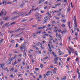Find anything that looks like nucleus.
I'll return each mask as SVG.
<instances>
[{
	"label": "nucleus",
	"mask_w": 80,
	"mask_h": 80,
	"mask_svg": "<svg viewBox=\"0 0 80 80\" xmlns=\"http://www.w3.org/2000/svg\"><path fill=\"white\" fill-rule=\"evenodd\" d=\"M35 70H39V69L38 68H36Z\"/></svg>",
	"instance_id": "774afa93"
},
{
	"label": "nucleus",
	"mask_w": 80,
	"mask_h": 80,
	"mask_svg": "<svg viewBox=\"0 0 80 80\" xmlns=\"http://www.w3.org/2000/svg\"><path fill=\"white\" fill-rule=\"evenodd\" d=\"M18 45L17 44H16V48H17V47H18Z\"/></svg>",
	"instance_id": "680f3d73"
},
{
	"label": "nucleus",
	"mask_w": 80,
	"mask_h": 80,
	"mask_svg": "<svg viewBox=\"0 0 80 80\" xmlns=\"http://www.w3.org/2000/svg\"><path fill=\"white\" fill-rule=\"evenodd\" d=\"M39 77L40 78H42V75H40L39 76Z\"/></svg>",
	"instance_id": "37998d69"
},
{
	"label": "nucleus",
	"mask_w": 80,
	"mask_h": 80,
	"mask_svg": "<svg viewBox=\"0 0 80 80\" xmlns=\"http://www.w3.org/2000/svg\"><path fill=\"white\" fill-rule=\"evenodd\" d=\"M70 37H69V38H68V41H70Z\"/></svg>",
	"instance_id": "603ef678"
},
{
	"label": "nucleus",
	"mask_w": 80,
	"mask_h": 80,
	"mask_svg": "<svg viewBox=\"0 0 80 80\" xmlns=\"http://www.w3.org/2000/svg\"><path fill=\"white\" fill-rule=\"evenodd\" d=\"M61 15H62V13H59L57 14L58 16H60Z\"/></svg>",
	"instance_id": "a878e982"
},
{
	"label": "nucleus",
	"mask_w": 80,
	"mask_h": 80,
	"mask_svg": "<svg viewBox=\"0 0 80 80\" xmlns=\"http://www.w3.org/2000/svg\"><path fill=\"white\" fill-rule=\"evenodd\" d=\"M23 7V4H21V6H20L21 8H22V7Z\"/></svg>",
	"instance_id": "7c9ffc66"
},
{
	"label": "nucleus",
	"mask_w": 80,
	"mask_h": 80,
	"mask_svg": "<svg viewBox=\"0 0 80 80\" xmlns=\"http://www.w3.org/2000/svg\"><path fill=\"white\" fill-rule=\"evenodd\" d=\"M75 55H78V54H77V51H75Z\"/></svg>",
	"instance_id": "e433bc0d"
},
{
	"label": "nucleus",
	"mask_w": 80,
	"mask_h": 80,
	"mask_svg": "<svg viewBox=\"0 0 80 80\" xmlns=\"http://www.w3.org/2000/svg\"><path fill=\"white\" fill-rule=\"evenodd\" d=\"M4 12H5V9H2L1 13H0V16L2 17V16L3 14V13H4Z\"/></svg>",
	"instance_id": "7ed1b4c3"
},
{
	"label": "nucleus",
	"mask_w": 80,
	"mask_h": 80,
	"mask_svg": "<svg viewBox=\"0 0 80 80\" xmlns=\"http://www.w3.org/2000/svg\"><path fill=\"white\" fill-rule=\"evenodd\" d=\"M8 17H7L5 18V20H8Z\"/></svg>",
	"instance_id": "b1692460"
},
{
	"label": "nucleus",
	"mask_w": 80,
	"mask_h": 80,
	"mask_svg": "<svg viewBox=\"0 0 80 80\" xmlns=\"http://www.w3.org/2000/svg\"><path fill=\"white\" fill-rule=\"evenodd\" d=\"M20 29H21V28H18V29L16 30L15 31V32H18V31H19V30H20Z\"/></svg>",
	"instance_id": "4468645a"
},
{
	"label": "nucleus",
	"mask_w": 80,
	"mask_h": 80,
	"mask_svg": "<svg viewBox=\"0 0 80 80\" xmlns=\"http://www.w3.org/2000/svg\"><path fill=\"white\" fill-rule=\"evenodd\" d=\"M9 3H10V4H11V5H12V2H8V4Z\"/></svg>",
	"instance_id": "052dcab7"
},
{
	"label": "nucleus",
	"mask_w": 80,
	"mask_h": 80,
	"mask_svg": "<svg viewBox=\"0 0 80 80\" xmlns=\"http://www.w3.org/2000/svg\"><path fill=\"white\" fill-rule=\"evenodd\" d=\"M23 62H22V64H23V65H25V60H23Z\"/></svg>",
	"instance_id": "412c9836"
},
{
	"label": "nucleus",
	"mask_w": 80,
	"mask_h": 80,
	"mask_svg": "<svg viewBox=\"0 0 80 80\" xmlns=\"http://www.w3.org/2000/svg\"><path fill=\"white\" fill-rule=\"evenodd\" d=\"M77 72H79V69H78V68H77Z\"/></svg>",
	"instance_id": "de8ad7c7"
},
{
	"label": "nucleus",
	"mask_w": 80,
	"mask_h": 80,
	"mask_svg": "<svg viewBox=\"0 0 80 80\" xmlns=\"http://www.w3.org/2000/svg\"><path fill=\"white\" fill-rule=\"evenodd\" d=\"M68 56V54H66L65 55H64V57H67Z\"/></svg>",
	"instance_id": "a18cd8bd"
},
{
	"label": "nucleus",
	"mask_w": 80,
	"mask_h": 80,
	"mask_svg": "<svg viewBox=\"0 0 80 80\" xmlns=\"http://www.w3.org/2000/svg\"><path fill=\"white\" fill-rule=\"evenodd\" d=\"M75 35L76 36H78V33L77 32H75Z\"/></svg>",
	"instance_id": "3c124183"
},
{
	"label": "nucleus",
	"mask_w": 80,
	"mask_h": 80,
	"mask_svg": "<svg viewBox=\"0 0 80 80\" xmlns=\"http://www.w3.org/2000/svg\"><path fill=\"white\" fill-rule=\"evenodd\" d=\"M73 20L74 21V23L75 25L74 26V31H76V29H77V19L76 18V17L74 16Z\"/></svg>",
	"instance_id": "f257e3e1"
},
{
	"label": "nucleus",
	"mask_w": 80,
	"mask_h": 80,
	"mask_svg": "<svg viewBox=\"0 0 80 80\" xmlns=\"http://www.w3.org/2000/svg\"><path fill=\"white\" fill-rule=\"evenodd\" d=\"M52 30V29H51L50 28H48L46 29V31H48V30Z\"/></svg>",
	"instance_id": "a211bd4d"
},
{
	"label": "nucleus",
	"mask_w": 80,
	"mask_h": 80,
	"mask_svg": "<svg viewBox=\"0 0 80 80\" xmlns=\"http://www.w3.org/2000/svg\"><path fill=\"white\" fill-rule=\"evenodd\" d=\"M41 48H42V49H44V48H43V47H42V46H41L40 47Z\"/></svg>",
	"instance_id": "13d9d810"
},
{
	"label": "nucleus",
	"mask_w": 80,
	"mask_h": 80,
	"mask_svg": "<svg viewBox=\"0 0 80 80\" xmlns=\"http://www.w3.org/2000/svg\"><path fill=\"white\" fill-rule=\"evenodd\" d=\"M45 1V0H41L39 2V4H40L41 3H42V2H43Z\"/></svg>",
	"instance_id": "ddd939ff"
},
{
	"label": "nucleus",
	"mask_w": 80,
	"mask_h": 80,
	"mask_svg": "<svg viewBox=\"0 0 80 80\" xmlns=\"http://www.w3.org/2000/svg\"><path fill=\"white\" fill-rule=\"evenodd\" d=\"M8 24H9V23L8 22L5 24V26L3 25L2 27V28H3H3H4V27H5V26H7H7H8Z\"/></svg>",
	"instance_id": "0eeeda50"
},
{
	"label": "nucleus",
	"mask_w": 80,
	"mask_h": 80,
	"mask_svg": "<svg viewBox=\"0 0 80 80\" xmlns=\"http://www.w3.org/2000/svg\"><path fill=\"white\" fill-rule=\"evenodd\" d=\"M64 54V53L62 52L59 55V56H60V55H63Z\"/></svg>",
	"instance_id": "393cba45"
},
{
	"label": "nucleus",
	"mask_w": 80,
	"mask_h": 80,
	"mask_svg": "<svg viewBox=\"0 0 80 80\" xmlns=\"http://www.w3.org/2000/svg\"><path fill=\"white\" fill-rule=\"evenodd\" d=\"M48 16H49V17H52V16L51 15V14H49Z\"/></svg>",
	"instance_id": "2f4dec72"
},
{
	"label": "nucleus",
	"mask_w": 80,
	"mask_h": 80,
	"mask_svg": "<svg viewBox=\"0 0 80 80\" xmlns=\"http://www.w3.org/2000/svg\"><path fill=\"white\" fill-rule=\"evenodd\" d=\"M33 37H34V38H36L37 37V36L35 35H33Z\"/></svg>",
	"instance_id": "bf43d9fd"
},
{
	"label": "nucleus",
	"mask_w": 80,
	"mask_h": 80,
	"mask_svg": "<svg viewBox=\"0 0 80 80\" xmlns=\"http://www.w3.org/2000/svg\"><path fill=\"white\" fill-rule=\"evenodd\" d=\"M47 22V20H45L43 21V23H46Z\"/></svg>",
	"instance_id": "69168bd1"
},
{
	"label": "nucleus",
	"mask_w": 80,
	"mask_h": 80,
	"mask_svg": "<svg viewBox=\"0 0 80 80\" xmlns=\"http://www.w3.org/2000/svg\"><path fill=\"white\" fill-rule=\"evenodd\" d=\"M66 21L67 20H66V19H62V22H66Z\"/></svg>",
	"instance_id": "6ab92c4d"
},
{
	"label": "nucleus",
	"mask_w": 80,
	"mask_h": 80,
	"mask_svg": "<svg viewBox=\"0 0 80 80\" xmlns=\"http://www.w3.org/2000/svg\"><path fill=\"white\" fill-rule=\"evenodd\" d=\"M62 27H63V28H64V27H65V24H62Z\"/></svg>",
	"instance_id": "0e129e2a"
},
{
	"label": "nucleus",
	"mask_w": 80,
	"mask_h": 80,
	"mask_svg": "<svg viewBox=\"0 0 80 80\" xmlns=\"http://www.w3.org/2000/svg\"><path fill=\"white\" fill-rule=\"evenodd\" d=\"M24 40V39L23 38H20V40L22 41V40Z\"/></svg>",
	"instance_id": "5701e85b"
},
{
	"label": "nucleus",
	"mask_w": 80,
	"mask_h": 80,
	"mask_svg": "<svg viewBox=\"0 0 80 80\" xmlns=\"http://www.w3.org/2000/svg\"><path fill=\"white\" fill-rule=\"evenodd\" d=\"M23 33V32H21V33L18 34H19V35H22V34Z\"/></svg>",
	"instance_id": "864d4df0"
},
{
	"label": "nucleus",
	"mask_w": 80,
	"mask_h": 80,
	"mask_svg": "<svg viewBox=\"0 0 80 80\" xmlns=\"http://www.w3.org/2000/svg\"><path fill=\"white\" fill-rule=\"evenodd\" d=\"M78 58H77L76 59V61L77 62V61H78Z\"/></svg>",
	"instance_id": "09e8293b"
},
{
	"label": "nucleus",
	"mask_w": 80,
	"mask_h": 80,
	"mask_svg": "<svg viewBox=\"0 0 80 80\" xmlns=\"http://www.w3.org/2000/svg\"><path fill=\"white\" fill-rule=\"evenodd\" d=\"M37 25L35 24V25H34L33 26V27H37Z\"/></svg>",
	"instance_id": "a19ab883"
},
{
	"label": "nucleus",
	"mask_w": 80,
	"mask_h": 80,
	"mask_svg": "<svg viewBox=\"0 0 80 80\" xmlns=\"http://www.w3.org/2000/svg\"><path fill=\"white\" fill-rule=\"evenodd\" d=\"M26 14V13H24L21 15H19L18 16L19 17H22V16H23V15L24 14Z\"/></svg>",
	"instance_id": "f3484780"
},
{
	"label": "nucleus",
	"mask_w": 80,
	"mask_h": 80,
	"mask_svg": "<svg viewBox=\"0 0 80 80\" xmlns=\"http://www.w3.org/2000/svg\"><path fill=\"white\" fill-rule=\"evenodd\" d=\"M7 68H8L7 67L5 68H3V69L2 70H7Z\"/></svg>",
	"instance_id": "c03bdc74"
},
{
	"label": "nucleus",
	"mask_w": 80,
	"mask_h": 80,
	"mask_svg": "<svg viewBox=\"0 0 80 80\" xmlns=\"http://www.w3.org/2000/svg\"><path fill=\"white\" fill-rule=\"evenodd\" d=\"M14 70V68H12L11 69H10V71L11 72H13V70Z\"/></svg>",
	"instance_id": "2eb2a0df"
},
{
	"label": "nucleus",
	"mask_w": 80,
	"mask_h": 80,
	"mask_svg": "<svg viewBox=\"0 0 80 80\" xmlns=\"http://www.w3.org/2000/svg\"><path fill=\"white\" fill-rule=\"evenodd\" d=\"M23 33V32H21V33L18 34H19V35H22V34Z\"/></svg>",
	"instance_id": "5fc2aeb1"
},
{
	"label": "nucleus",
	"mask_w": 80,
	"mask_h": 80,
	"mask_svg": "<svg viewBox=\"0 0 80 80\" xmlns=\"http://www.w3.org/2000/svg\"><path fill=\"white\" fill-rule=\"evenodd\" d=\"M71 7H72V8H73V5H72V2H71Z\"/></svg>",
	"instance_id": "79ce46f5"
},
{
	"label": "nucleus",
	"mask_w": 80,
	"mask_h": 80,
	"mask_svg": "<svg viewBox=\"0 0 80 80\" xmlns=\"http://www.w3.org/2000/svg\"><path fill=\"white\" fill-rule=\"evenodd\" d=\"M63 31H64V32H65V33H67V32H68V30H67L65 29Z\"/></svg>",
	"instance_id": "dca6fc26"
},
{
	"label": "nucleus",
	"mask_w": 80,
	"mask_h": 80,
	"mask_svg": "<svg viewBox=\"0 0 80 80\" xmlns=\"http://www.w3.org/2000/svg\"><path fill=\"white\" fill-rule=\"evenodd\" d=\"M5 65V64L4 63V64H0V67L2 68V70L4 68H3V67H4V65Z\"/></svg>",
	"instance_id": "39448f33"
},
{
	"label": "nucleus",
	"mask_w": 80,
	"mask_h": 80,
	"mask_svg": "<svg viewBox=\"0 0 80 80\" xmlns=\"http://www.w3.org/2000/svg\"><path fill=\"white\" fill-rule=\"evenodd\" d=\"M42 38H43L45 39V38H46V37H45L44 36H42Z\"/></svg>",
	"instance_id": "338daca9"
},
{
	"label": "nucleus",
	"mask_w": 80,
	"mask_h": 80,
	"mask_svg": "<svg viewBox=\"0 0 80 80\" xmlns=\"http://www.w3.org/2000/svg\"><path fill=\"white\" fill-rule=\"evenodd\" d=\"M3 39H1V40H0V43H2L3 42Z\"/></svg>",
	"instance_id": "cd10ccee"
},
{
	"label": "nucleus",
	"mask_w": 80,
	"mask_h": 80,
	"mask_svg": "<svg viewBox=\"0 0 80 80\" xmlns=\"http://www.w3.org/2000/svg\"><path fill=\"white\" fill-rule=\"evenodd\" d=\"M8 62H9L8 63V64H11V61H8Z\"/></svg>",
	"instance_id": "72a5a7b5"
},
{
	"label": "nucleus",
	"mask_w": 80,
	"mask_h": 80,
	"mask_svg": "<svg viewBox=\"0 0 80 80\" xmlns=\"http://www.w3.org/2000/svg\"><path fill=\"white\" fill-rule=\"evenodd\" d=\"M56 36V37H58V33H57Z\"/></svg>",
	"instance_id": "c756f323"
},
{
	"label": "nucleus",
	"mask_w": 80,
	"mask_h": 80,
	"mask_svg": "<svg viewBox=\"0 0 80 80\" xmlns=\"http://www.w3.org/2000/svg\"><path fill=\"white\" fill-rule=\"evenodd\" d=\"M41 18L40 17H37L36 19H40Z\"/></svg>",
	"instance_id": "58836bf2"
},
{
	"label": "nucleus",
	"mask_w": 80,
	"mask_h": 80,
	"mask_svg": "<svg viewBox=\"0 0 80 80\" xmlns=\"http://www.w3.org/2000/svg\"><path fill=\"white\" fill-rule=\"evenodd\" d=\"M15 23H16V22H13L12 23H10V24H9V25H8V26H7V27H8L10 26H11V25H14V24H15Z\"/></svg>",
	"instance_id": "20e7f679"
},
{
	"label": "nucleus",
	"mask_w": 80,
	"mask_h": 80,
	"mask_svg": "<svg viewBox=\"0 0 80 80\" xmlns=\"http://www.w3.org/2000/svg\"><path fill=\"white\" fill-rule=\"evenodd\" d=\"M55 18H56V19H57V20H59L60 19V18H59L57 17H56Z\"/></svg>",
	"instance_id": "49530a36"
},
{
	"label": "nucleus",
	"mask_w": 80,
	"mask_h": 80,
	"mask_svg": "<svg viewBox=\"0 0 80 80\" xmlns=\"http://www.w3.org/2000/svg\"><path fill=\"white\" fill-rule=\"evenodd\" d=\"M53 72L54 73H55L56 75H57V72H56V71L55 70H54V72Z\"/></svg>",
	"instance_id": "ea45409f"
},
{
	"label": "nucleus",
	"mask_w": 80,
	"mask_h": 80,
	"mask_svg": "<svg viewBox=\"0 0 80 80\" xmlns=\"http://www.w3.org/2000/svg\"><path fill=\"white\" fill-rule=\"evenodd\" d=\"M6 3H7V1H5V0H3V4L5 5H6Z\"/></svg>",
	"instance_id": "f8f14e48"
},
{
	"label": "nucleus",
	"mask_w": 80,
	"mask_h": 80,
	"mask_svg": "<svg viewBox=\"0 0 80 80\" xmlns=\"http://www.w3.org/2000/svg\"><path fill=\"white\" fill-rule=\"evenodd\" d=\"M61 33H62V34H63V33H65V32L63 30V31H62L61 32Z\"/></svg>",
	"instance_id": "f704fd0d"
},
{
	"label": "nucleus",
	"mask_w": 80,
	"mask_h": 80,
	"mask_svg": "<svg viewBox=\"0 0 80 80\" xmlns=\"http://www.w3.org/2000/svg\"><path fill=\"white\" fill-rule=\"evenodd\" d=\"M70 8L69 7V6H68V9H67V13H68V12H69V11H70Z\"/></svg>",
	"instance_id": "9b49d317"
},
{
	"label": "nucleus",
	"mask_w": 80,
	"mask_h": 80,
	"mask_svg": "<svg viewBox=\"0 0 80 80\" xmlns=\"http://www.w3.org/2000/svg\"><path fill=\"white\" fill-rule=\"evenodd\" d=\"M6 14H7V11H6L4 13V15L5 16L6 15Z\"/></svg>",
	"instance_id": "473e14b6"
},
{
	"label": "nucleus",
	"mask_w": 80,
	"mask_h": 80,
	"mask_svg": "<svg viewBox=\"0 0 80 80\" xmlns=\"http://www.w3.org/2000/svg\"><path fill=\"white\" fill-rule=\"evenodd\" d=\"M44 19L45 20H50V18L48 17H44Z\"/></svg>",
	"instance_id": "9d476101"
},
{
	"label": "nucleus",
	"mask_w": 80,
	"mask_h": 80,
	"mask_svg": "<svg viewBox=\"0 0 80 80\" xmlns=\"http://www.w3.org/2000/svg\"><path fill=\"white\" fill-rule=\"evenodd\" d=\"M46 27V26H43L42 27V29L43 28H45Z\"/></svg>",
	"instance_id": "6e6d98bb"
},
{
	"label": "nucleus",
	"mask_w": 80,
	"mask_h": 80,
	"mask_svg": "<svg viewBox=\"0 0 80 80\" xmlns=\"http://www.w3.org/2000/svg\"><path fill=\"white\" fill-rule=\"evenodd\" d=\"M18 17H19V16H16L15 17H14V18H12V19H13V18H18Z\"/></svg>",
	"instance_id": "c85d7f7f"
},
{
	"label": "nucleus",
	"mask_w": 80,
	"mask_h": 80,
	"mask_svg": "<svg viewBox=\"0 0 80 80\" xmlns=\"http://www.w3.org/2000/svg\"><path fill=\"white\" fill-rule=\"evenodd\" d=\"M68 48L70 50L72 53H74V50L72 47H68Z\"/></svg>",
	"instance_id": "f03ea898"
},
{
	"label": "nucleus",
	"mask_w": 80,
	"mask_h": 80,
	"mask_svg": "<svg viewBox=\"0 0 80 80\" xmlns=\"http://www.w3.org/2000/svg\"><path fill=\"white\" fill-rule=\"evenodd\" d=\"M28 19H25L23 20H22L21 21V22H26V21H27Z\"/></svg>",
	"instance_id": "6e6552de"
},
{
	"label": "nucleus",
	"mask_w": 80,
	"mask_h": 80,
	"mask_svg": "<svg viewBox=\"0 0 80 80\" xmlns=\"http://www.w3.org/2000/svg\"><path fill=\"white\" fill-rule=\"evenodd\" d=\"M57 5H58V6H60V5H61V3H58L57 4Z\"/></svg>",
	"instance_id": "8fccbe9b"
},
{
	"label": "nucleus",
	"mask_w": 80,
	"mask_h": 80,
	"mask_svg": "<svg viewBox=\"0 0 80 80\" xmlns=\"http://www.w3.org/2000/svg\"><path fill=\"white\" fill-rule=\"evenodd\" d=\"M34 10V8H32V10H31L28 13V14H26V15H30V13H31V12H32V11Z\"/></svg>",
	"instance_id": "1a4fd4ad"
},
{
	"label": "nucleus",
	"mask_w": 80,
	"mask_h": 80,
	"mask_svg": "<svg viewBox=\"0 0 80 80\" xmlns=\"http://www.w3.org/2000/svg\"><path fill=\"white\" fill-rule=\"evenodd\" d=\"M52 54L53 56H54L55 54V53L54 52H52Z\"/></svg>",
	"instance_id": "4d7b16f0"
},
{
	"label": "nucleus",
	"mask_w": 80,
	"mask_h": 80,
	"mask_svg": "<svg viewBox=\"0 0 80 80\" xmlns=\"http://www.w3.org/2000/svg\"><path fill=\"white\" fill-rule=\"evenodd\" d=\"M65 16L64 14H62V18H65Z\"/></svg>",
	"instance_id": "aec40b11"
},
{
	"label": "nucleus",
	"mask_w": 80,
	"mask_h": 80,
	"mask_svg": "<svg viewBox=\"0 0 80 80\" xmlns=\"http://www.w3.org/2000/svg\"><path fill=\"white\" fill-rule=\"evenodd\" d=\"M68 51L69 52V54H71V51L69 50H68Z\"/></svg>",
	"instance_id": "bb28decb"
},
{
	"label": "nucleus",
	"mask_w": 80,
	"mask_h": 80,
	"mask_svg": "<svg viewBox=\"0 0 80 80\" xmlns=\"http://www.w3.org/2000/svg\"><path fill=\"white\" fill-rule=\"evenodd\" d=\"M40 66L41 68H42V67H43V64L40 65Z\"/></svg>",
	"instance_id": "e2e57ef3"
},
{
	"label": "nucleus",
	"mask_w": 80,
	"mask_h": 80,
	"mask_svg": "<svg viewBox=\"0 0 80 80\" xmlns=\"http://www.w3.org/2000/svg\"><path fill=\"white\" fill-rule=\"evenodd\" d=\"M54 64H57H57H58V62H57V61H56L55 62Z\"/></svg>",
	"instance_id": "c9c22d12"
},
{
	"label": "nucleus",
	"mask_w": 80,
	"mask_h": 80,
	"mask_svg": "<svg viewBox=\"0 0 80 80\" xmlns=\"http://www.w3.org/2000/svg\"><path fill=\"white\" fill-rule=\"evenodd\" d=\"M25 48V45H23L22 46H21V48L22 50H23V49H24V48Z\"/></svg>",
	"instance_id": "423d86ee"
},
{
	"label": "nucleus",
	"mask_w": 80,
	"mask_h": 80,
	"mask_svg": "<svg viewBox=\"0 0 80 80\" xmlns=\"http://www.w3.org/2000/svg\"><path fill=\"white\" fill-rule=\"evenodd\" d=\"M54 61H57L58 60V59H57V58H54Z\"/></svg>",
	"instance_id": "4be33fe9"
},
{
	"label": "nucleus",
	"mask_w": 80,
	"mask_h": 80,
	"mask_svg": "<svg viewBox=\"0 0 80 80\" xmlns=\"http://www.w3.org/2000/svg\"><path fill=\"white\" fill-rule=\"evenodd\" d=\"M38 30H39L40 29H43L42 28V27H39V28H38Z\"/></svg>",
	"instance_id": "4c0bfd02"
}]
</instances>
